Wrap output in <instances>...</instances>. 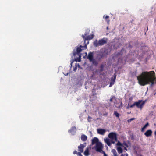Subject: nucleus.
I'll use <instances>...</instances> for the list:
<instances>
[{"label":"nucleus","mask_w":156,"mask_h":156,"mask_svg":"<svg viewBox=\"0 0 156 156\" xmlns=\"http://www.w3.org/2000/svg\"><path fill=\"white\" fill-rule=\"evenodd\" d=\"M78 155L79 156H82L81 154H80V153L78 152Z\"/></svg>","instance_id":"cd10ccee"},{"label":"nucleus","mask_w":156,"mask_h":156,"mask_svg":"<svg viewBox=\"0 0 156 156\" xmlns=\"http://www.w3.org/2000/svg\"><path fill=\"white\" fill-rule=\"evenodd\" d=\"M147 101V100L146 99L145 100H139L137 102L134 103V105L140 110H141L142 107Z\"/></svg>","instance_id":"20e7f679"},{"label":"nucleus","mask_w":156,"mask_h":156,"mask_svg":"<svg viewBox=\"0 0 156 156\" xmlns=\"http://www.w3.org/2000/svg\"><path fill=\"white\" fill-rule=\"evenodd\" d=\"M154 134L155 135H156V131H155L154 132Z\"/></svg>","instance_id":"473e14b6"},{"label":"nucleus","mask_w":156,"mask_h":156,"mask_svg":"<svg viewBox=\"0 0 156 156\" xmlns=\"http://www.w3.org/2000/svg\"><path fill=\"white\" fill-rule=\"evenodd\" d=\"M98 42L99 45H102L105 44L106 43V41L105 40L102 39L99 40L98 41Z\"/></svg>","instance_id":"ddd939ff"},{"label":"nucleus","mask_w":156,"mask_h":156,"mask_svg":"<svg viewBox=\"0 0 156 156\" xmlns=\"http://www.w3.org/2000/svg\"><path fill=\"white\" fill-rule=\"evenodd\" d=\"M76 128L75 127H73L69 131V132H70L71 133L72 135H74L75 133Z\"/></svg>","instance_id":"4468645a"},{"label":"nucleus","mask_w":156,"mask_h":156,"mask_svg":"<svg viewBox=\"0 0 156 156\" xmlns=\"http://www.w3.org/2000/svg\"><path fill=\"white\" fill-rule=\"evenodd\" d=\"M73 154H78V153L77 152V151H75L73 152Z\"/></svg>","instance_id":"bb28decb"},{"label":"nucleus","mask_w":156,"mask_h":156,"mask_svg":"<svg viewBox=\"0 0 156 156\" xmlns=\"http://www.w3.org/2000/svg\"><path fill=\"white\" fill-rule=\"evenodd\" d=\"M137 79L139 83L141 86L156 83L155 73L153 71L143 72L137 76Z\"/></svg>","instance_id":"f257e3e1"},{"label":"nucleus","mask_w":156,"mask_h":156,"mask_svg":"<svg viewBox=\"0 0 156 156\" xmlns=\"http://www.w3.org/2000/svg\"><path fill=\"white\" fill-rule=\"evenodd\" d=\"M114 114L117 117L119 118V113H118L117 111H115L114 112Z\"/></svg>","instance_id":"4be33fe9"},{"label":"nucleus","mask_w":156,"mask_h":156,"mask_svg":"<svg viewBox=\"0 0 156 156\" xmlns=\"http://www.w3.org/2000/svg\"><path fill=\"white\" fill-rule=\"evenodd\" d=\"M104 156H107L105 153H104Z\"/></svg>","instance_id":"c756f323"},{"label":"nucleus","mask_w":156,"mask_h":156,"mask_svg":"<svg viewBox=\"0 0 156 156\" xmlns=\"http://www.w3.org/2000/svg\"><path fill=\"white\" fill-rule=\"evenodd\" d=\"M85 147V145L81 144L78 147V151L80 152H83V149Z\"/></svg>","instance_id":"f8f14e48"},{"label":"nucleus","mask_w":156,"mask_h":156,"mask_svg":"<svg viewBox=\"0 0 156 156\" xmlns=\"http://www.w3.org/2000/svg\"><path fill=\"white\" fill-rule=\"evenodd\" d=\"M116 145L120 147V146L122 147H123L125 150H127L126 147H128V146L125 143H123L122 144L119 141H118Z\"/></svg>","instance_id":"423d86ee"},{"label":"nucleus","mask_w":156,"mask_h":156,"mask_svg":"<svg viewBox=\"0 0 156 156\" xmlns=\"http://www.w3.org/2000/svg\"><path fill=\"white\" fill-rule=\"evenodd\" d=\"M111 152L113 154L114 156H117V152L114 149H112Z\"/></svg>","instance_id":"412c9836"},{"label":"nucleus","mask_w":156,"mask_h":156,"mask_svg":"<svg viewBox=\"0 0 156 156\" xmlns=\"http://www.w3.org/2000/svg\"><path fill=\"white\" fill-rule=\"evenodd\" d=\"M92 144L96 145L95 149L97 151L101 152L103 147L102 143L99 141L97 137H94L92 140Z\"/></svg>","instance_id":"f03ea898"},{"label":"nucleus","mask_w":156,"mask_h":156,"mask_svg":"<svg viewBox=\"0 0 156 156\" xmlns=\"http://www.w3.org/2000/svg\"><path fill=\"white\" fill-rule=\"evenodd\" d=\"M152 133V131L151 130H148L144 133V135L147 137L151 136Z\"/></svg>","instance_id":"9d476101"},{"label":"nucleus","mask_w":156,"mask_h":156,"mask_svg":"<svg viewBox=\"0 0 156 156\" xmlns=\"http://www.w3.org/2000/svg\"><path fill=\"white\" fill-rule=\"evenodd\" d=\"M149 125V123H147L142 128L141 131L142 132H144V130L146 129L147 126Z\"/></svg>","instance_id":"a211bd4d"},{"label":"nucleus","mask_w":156,"mask_h":156,"mask_svg":"<svg viewBox=\"0 0 156 156\" xmlns=\"http://www.w3.org/2000/svg\"><path fill=\"white\" fill-rule=\"evenodd\" d=\"M72 62L71 63V66H72Z\"/></svg>","instance_id":"e433bc0d"},{"label":"nucleus","mask_w":156,"mask_h":156,"mask_svg":"<svg viewBox=\"0 0 156 156\" xmlns=\"http://www.w3.org/2000/svg\"><path fill=\"white\" fill-rule=\"evenodd\" d=\"M121 156H124L123 154H121Z\"/></svg>","instance_id":"c9c22d12"},{"label":"nucleus","mask_w":156,"mask_h":156,"mask_svg":"<svg viewBox=\"0 0 156 156\" xmlns=\"http://www.w3.org/2000/svg\"><path fill=\"white\" fill-rule=\"evenodd\" d=\"M108 18H109V16H105V19H108Z\"/></svg>","instance_id":"c85d7f7f"},{"label":"nucleus","mask_w":156,"mask_h":156,"mask_svg":"<svg viewBox=\"0 0 156 156\" xmlns=\"http://www.w3.org/2000/svg\"><path fill=\"white\" fill-rule=\"evenodd\" d=\"M82 36L84 39H85L86 40H90L91 39L94 37V36L93 35H90L88 36H86V34H85V36L82 35Z\"/></svg>","instance_id":"1a4fd4ad"},{"label":"nucleus","mask_w":156,"mask_h":156,"mask_svg":"<svg viewBox=\"0 0 156 156\" xmlns=\"http://www.w3.org/2000/svg\"><path fill=\"white\" fill-rule=\"evenodd\" d=\"M134 119V118H132L131 119H130L129 120H128V122H131L132 120H133Z\"/></svg>","instance_id":"393cba45"},{"label":"nucleus","mask_w":156,"mask_h":156,"mask_svg":"<svg viewBox=\"0 0 156 156\" xmlns=\"http://www.w3.org/2000/svg\"><path fill=\"white\" fill-rule=\"evenodd\" d=\"M89 41H87V44H89Z\"/></svg>","instance_id":"f704fd0d"},{"label":"nucleus","mask_w":156,"mask_h":156,"mask_svg":"<svg viewBox=\"0 0 156 156\" xmlns=\"http://www.w3.org/2000/svg\"><path fill=\"white\" fill-rule=\"evenodd\" d=\"M134 105H135L134 104V105H131V107H133V106Z\"/></svg>","instance_id":"2f4dec72"},{"label":"nucleus","mask_w":156,"mask_h":156,"mask_svg":"<svg viewBox=\"0 0 156 156\" xmlns=\"http://www.w3.org/2000/svg\"><path fill=\"white\" fill-rule=\"evenodd\" d=\"M68 73H67L66 74H65V76H67V75H68Z\"/></svg>","instance_id":"7c9ffc66"},{"label":"nucleus","mask_w":156,"mask_h":156,"mask_svg":"<svg viewBox=\"0 0 156 156\" xmlns=\"http://www.w3.org/2000/svg\"><path fill=\"white\" fill-rule=\"evenodd\" d=\"M94 45L96 47L100 46L99 44L98 41L97 40H96L94 42Z\"/></svg>","instance_id":"aec40b11"},{"label":"nucleus","mask_w":156,"mask_h":156,"mask_svg":"<svg viewBox=\"0 0 156 156\" xmlns=\"http://www.w3.org/2000/svg\"><path fill=\"white\" fill-rule=\"evenodd\" d=\"M126 156H128V154H126Z\"/></svg>","instance_id":"72a5a7b5"},{"label":"nucleus","mask_w":156,"mask_h":156,"mask_svg":"<svg viewBox=\"0 0 156 156\" xmlns=\"http://www.w3.org/2000/svg\"><path fill=\"white\" fill-rule=\"evenodd\" d=\"M117 150L119 153L120 154L122 152V149L121 147H118L117 148Z\"/></svg>","instance_id":"f3484780"},{"label":"nucleus","mask_w":156,"mask_h":156,"mask_svg":"<svg viewBox=\"0 0 156 156\" xmlns=\"http://www.w3.org/2000/svg\"><path fill=\"white\" fill-rule=\"evenodd\" d=\"M89 148H87L85 151L84 154L85 156H87L89 155Z\"/></svg>","instance_id":"2eb2a0df"},{"label":"nucleus","mask_w":156,"mask_h":156,"mask_svg":"<svg viewBox=\"0 0 156 156\" xmlns=\"http://www.w3.org/2000/svg\"><path fill=\"white\" fill-rule=\"evenodd\" d=\"M88 58L90 61H92V62L95 65L97 64V62L93 60V53H90L89 54Z\"/></svg>","instance_id":"6e6552de"},{"label":"nucleus","mask_w":156,"mask_h":156,"mask_svg":"<svg viewBox=\"0 0 156 156\" xmlns=\"http://www.w3.org/2000/svg\"><path fill=\"white\" fill-rule=\"evenodd\" d=\"M87 48L86 45H85L84 46H80V47H77V52L78 55L79 56L78 58H76V61L80 62V57H81V54L80 53L83 50L86 49Z\"/></svg>","instance_id":"7ed1b4c3"},{"label":"nucleus","mask_w":156,"mask_h":156,"mask_svg":"<svg viewBox=\"0 0 156 156\" xmlns=\"http://www.w3.org/2000/svg\"><path fill=\"white\" fill-rule=\"evenodd\" d=\"M87 55V53L85 52V54H84V55H83V58H85L86 56Z\"/></svg>","instance_id":"a878e982"},{"label":"nucleus","mask_w":156,"mask_h":156,"mask_svg":"<svg viewBox=\"0 0 156 156\" xmlns=\"http://www.w3.org/2000/svg\"><path fill=\"white\" fill-rule=\"evenodd\" d=\"M114 81H111V83H110V86H109V87H111L112 85H113L114 83Z\"/></svg>","instance_id":"b1692460"},{"label":"nucleus","mask_w":156,"mask_h":156,"mask_svg":"<svg viewBox=\"0 0 156 156\" xmlns=\"http://www.w3.org/2000/svg\"><path fill=\"white\" fill-rule=\"evenodd\" d=\"M77 67H80V66L79 65V64L76 63L75 64V66L73 68V70L74 71H76L77 69Z\"/></svg>","instance_id":"6ab92c4d"},{"label":"nucleus","mask_w":156,"mask_h":156,"mask_svg":"<svg viewBox=\"0 0 156 156\" xmlns=\"http://www.w3.org/2000/svg\"><path fill=\"white\" fill-rule=\"evenodd\" d=\"M104 141L105 142L108 146H110L112 144V141L111 142L109 139L106 138L104 139Z\"/></svg>","instance_id":"9b49d317"},{"label":"nucleus","mask_w":156,"mask_h":156,"mask_svg":"<svg viewBox=\"0 0 156 156\" xmlns=\"http://www.w3.org/2000/svg\"><path fill=\"white\" fill-rule=\"evenodd\" d=\"M81 139L83 141H86L87 139V137L86 136L84 135H82L81 137Z\"/></svg>","instance_id":"dca6fc26"},{"label":"nucleus","mask_w":156,"mask_h":156,"mask_svg":"<svg viewBox=\"0 0 156 156\" xmlns=\"http://www.w3.org/2000/svg\"><path fill=\"white\" fill-rule=\"evenodd\" d=\"M108 137L112 140V144L115 143V142L113 140H115V141H117V135L115 133H110L108 135Z\"/></svg>","instance_id":"39448f33"},{"label":"nucleus","mask_w":156,"mask_h":156,"mask_svg":"<svg viewBox=\"0 0 156 156\" xmlns=\"http://www.w3.org/2000/svg\"><path fill=\"white\" fill-rule=\"evenodd\" d=\"M116 76L115 75H114V78H112L111 81H114V82H115V79H116Z\"/></svg>","instance_id":"5701e85b"},{"label":"nucleus","mask_w":156,"mask_h":156,"mask_svg":"<svg viewBox=\"0 0 156 156\" xmlns=\"http://www.w3.org/2000/svg\"><path fill=\"white\" fill-rule=\"evenodd\" d=\"M98 133L101 135H104L106 132V130L102 129H97Z\"/></svg>","instance_id":"0eeeda50"}]
</instances>
